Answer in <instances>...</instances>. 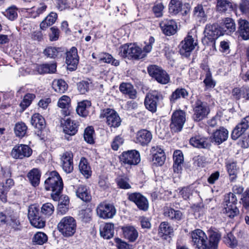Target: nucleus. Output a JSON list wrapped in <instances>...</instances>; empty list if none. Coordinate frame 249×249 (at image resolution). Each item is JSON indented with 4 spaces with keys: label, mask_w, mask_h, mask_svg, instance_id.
Segmentation results:
<instances>
[{
    "label": "nucleus",
    "mask_w": 249,
    "mask_h": 249,
    "mask_svg": "<svg viewBox=\"0 0 249 249\" xmlns=\"http://www.w3.org/2000/svg\"><path fill=\"white\" fill-rule=\"evenodd\" d=\"M96 213L97 215L101 218H111L116 214V209L112 204L103 202L97 206Z\"/></svg>",
    "instance_id": "nucleus-7"
},
{
    "label": "nucleus",
    "mask_w": 249,
    "mask_h": 249,
    "mask_svg": "<svg viewBox=\"0 0 249 249\" xmlns=\"http://www.w3.org/2000/svg\"><path fill=\"white\" fill-rule=\"evenodd\" d=\"M189 142L193 146L198 148H206L209 146L207 138L200 136H196L191 138Z\"/></svg>",
    "instance_id": "nucleus-33"
},
{
    "label": "nucleus",
    "mask_w": 249,
    "mask_h": 249,
    "mask_svg": "<svg viewBox=\"0 0 249 249\" xmlns=\"http://www.w3.org/2000/svg\"><path fill=\"white\" fill-rule=\"evenodd\" d=\"M31 123L32 125L39 129H41L45 126L44 118L39 113H35L31 118Z\"/></svg>",
    "instance_id": "nucleus-43"
},
{
    "label": "nucleus",
    "mask_w": 249,
    "mask_h": 249,
    "mask_svg": "<svg viewBox=\"0 0 249 249\" xmlns=\"http://www.w3.org/2000/svg\"><path fill=\"white\" fill-rule=\"evenodd\" d=\"M71 104V98L67 95H63L59 99L57 106L62 109L61 112L64 116H66L70 114Z\"/></svg>",
    "instance_id": "nucleus-24"
},
{
    "label": "nucleus",
    "mask_w": 249,
    "mask_h": 249,
    "mask_svg": "<svg viewBox=\"0 0 249 249\" xmlns=\"http://www.w3.org/2000/svg\"><path fill=\"white\" fill-rule=\"evenodd\" d=\"M153 138L151 132L145 129H142L137 132L134 142L142 146H147Z\"/></svg>",
    "instance_id": "nucleus-15"
},
{
    "label": "nucleus",
    "mask_w": 249,
    "mask_h": 249,
    "mask_svg": "<svg viewBox=\"0 0 249 249\" xmlns=\"http://www.w3.org/2000/svg\"><path fill=\"white\" fill-rule=\"evenodd\" d=\"M35 97V95L32 93H28L24 96L22 101L20 104V106L22 108V111L24 110L30 106Z\"/></svg>",
    "instance_id": "nucleus-59"
},
{
    "label": "nucleus",
    "mask_w": 249,
    "mask_h": 249,
    "mask_svg": "<svg viewBox=\"0 0 249 249\" xmlns=\"http://www.w3.org/2000/svg\"><path fill=\"white\" fill-rule=\"evenodd\" d=\"M79 169L81 173L86 178H89L91 176V169L85 158H81L79 164Z\"/></svg>",
    "instance_id": "nucleus-35"
},
{
    "label": "nucleus",
    "mask_w": 249,
    "mask_h": 249,
    "mask_svg": "<svg viewBox=\"0 0 249 249\" xmlns=\"http://www.w3.org/2000/svg\"><path fill=\"white\" fill-rule=\"evenodd\" d=\"M33 153L31 148L26 144H18L12 149L11 155L15 159L22 160L30 157Z\"/></svg>",
    "instance_id": "nucleus-9"
},
{
    "label": "nucleus",
    "mask_w": 249,
    "mask_h": 249,
    "mask_svg": "<svg viewBox=\"0 0 249 249\" xmlns=\"http://www.w3.org/2000/svg\"><path fill=\"white\" fill-rule=\"evenodd\" d=\"M160 25L162 33L166 36H170L177 32L178 26L173 20H164Z\"/></svg>",
    "instance_id": "nucleus-19"
},
{
    "label": "nucleus",
    "mask_w": 249,
    "mask_h": 249,
    "mask_svg": "<svg viewBox=\"0 0 249 249\" xmlns=\"http://www.w3.org/2000/svg\"><path fill=\"white\" fill-rule=\"evenodd\" d=\"M14 182L12 179L7 178L5 184L2 182L0 184V199L2 202L7 201V193L11 187L14 185Z\"/></svg>",
    "instance_id": "nucleus-32"
},
{
    "label": "nucleus",
    "mask_w": 249,
    "mask_h": 249,
    "mask_svg": "<svg viewBox=\"0 0 249 249\" xmlns=\"http://www.w3.org/2000/svg\"><path fill=\"white\" fill-rule=\"evenodd\" d=\"M228 136V131L223 127H221L213 133L212 141L217 144H220L227 140Z\"/></svg>",
    "instance_id": "nucleus-25"
},
{
    "label": "nucleus",
    "mask_w": 249,
    "mask_h": 249,
    "mask_svg": "<svg viewBox=\"0 0 249 249\" xmlns=\"http://www.w3.org/2000/svg\"><path fill=\"white\" fill-rule=\"evenodd\" d=\"M91 106V103L88 100H85L78 103L76 108L77 113L83 117L87 116L89 114L88 109Z\"/></svg>",
    "instance_id": "nucleus-39"
},
{
    "label": "nucleus",
    "mask_w": 249,
    "mask_h": 249,
    "mask_svg": "<svg viewBox=\"0 0 249 249\" xmlns=\"http://www.w3.org/2000/svg\"><path fill=\"white\" fill-rule=\"evenodd\" d=\"M76 196L84 201H89L91 199V196L87 187L80 185L76 191Z\"/></svg>",
    "instance_id": "nucleus-38"
},
{
    "label": "nucleus",
    "mask_w": 249,
    "mask_h": 249,
    "mask_svg": "<svg viewBox=\"0 0 249 249\" xmlns=\"http://www.w3.org/2000/svg\"><path fill=\"white\" fill-rule=\"evenodd\" d=\"M6 222L15 230H19L20 229V223L18 219V217L17 215H11L9 218H7Z\"/></svg>",
    "instance_id": "nucleus-60"
},
{
    "label": "nucleus",
    "mask_w": 249,
    "mask_h": 249,
    "mask_svg": "<svg viewBox=\"0 0 249 249\" xmlns=\"http://www.w3.org/2000/svg\"><path fill=\"white\" fill-rule=\"evenodd\" d=\"M47 8V6L44 3H40L36 7H34L32 9L30 12V16L33 18H36L43 14Z\"/></svg>",
    "instance_id": "nucleus-53"
},
{
    "label": "nucleus",
    "mask_w": 249,
    "mask_h": 249,
    "mask_svg": "<svg viewBox=\"0 0 249 249\" xmlns=\"http://www.w3.org/2000/svg\"><path fill=\"white\" fill-rule=\"evenodd\" d=\"M238 23V32L240 36L244 40L249 39V22L246 19H239Z\"/></svg>",
    "instance_id": "nucleus-28"
},
{
    "label": "nucleus",
    "mask_w": 249,
    "mask_h": 249,
    "mask_svg": "<svg viewBox=\"0 0 249 249\" xmlns=\"http://www.w3.org/2000/svg\"><path fill=\"white\" fill-rule=\"evenodd\" d=\"M120 91L124 94H127L130 98L134 99L136 96V91L133 86L129 83H122L119 87Z\"/></svg>",
    "instance_id": "nucleus-40"
},
{
    "label": "nucleus",
    "mask_w": 249,
    "mask_h": 249,
    "mask_svg": "<svg viewBox=\"0 0 249 249\" xmlns=\"http://www.w3.org/2000/svg\"><path fill=\"white\" fill-rule=\"evenodd\" d=\"M100 234L105 239L112 238L114 234V225L112 223H106L100 227Z\"/></svg>",
    "instance_id": "nucleus-23"
},
{
    "label": "nucleus",
    "mask_w": 249,
    "mask_h": 249,
    "mask_svg": "<svg viewBox=\"0 0 249 249\" xmlns=\"http://www.w3.org/2000/svg\"><path fill=\"white\" fill-rule=\"evenodd\" d=\"M174 164L173 169L175 172H179L182 169L184 161V157L182 152L177 150L173 154Z\"/></svg>",
    "instance_id": "nucleus-30"
},
{
    "label": "nucleus",
    "mask_w": 249,
    "mask_h": 249,
    "mask_svg": "<svg viewBox=\"0 0 249 249\" xmlns=\"http://www.w3.org/2000/svg\"><path fill=\"white\" fill-rule=\"evenodd\" d=\"M54 211V207L51 203H46L41 207V212L42 214L46 217L52 215Z\"/></svg>",
    "instance_id": "nucleus-56"
},
{
    "label": "nucleus",
    "mask_w": 249,
    "mask_h": 249,
    "mask_svg": "<svg viewBox=\"0 0 249 249\" xmlns=\"http://www.w3.org/2000/svg\"><path fill=\"white\" fill-rule=\"evenodd\" d=\"M56 68V66L55 64H43L36 67V71L40 74L54 72Z\"/></svg>",
    "instance_id": "nucleus-42"
},
{
    "label": "nucleus",
    "mask_w": 249,
    "mask_h": 249,
    "mask_svg": "<svg viewBox=\"0 0 249 249\" xmlns=\"http://www.w3.org/2000/svg\"><path fill=\"white\" fill-rule=\"evenodd\" d=\"M73 154L71 152H64L61 157V163L63 169L67 173L73 170Z\"/></svg>",
    "instance_id": "nucleus-20"
},
{
    "label": "nucleus",
    "mask_w": 249,
    "mask_h": 249,
    "mask_svg": "<svg viewBox=\"0 0 249 249\" xmlns=\"http://www.w3.org/2000/svg\"><path fill=\"white\" fill-rule=\"evenodd\" d=\"M66 62L68 65V70L72 71L75 70L79 62V56L77 53V50L72 47L66 53Z\"/></svg>",
    "instance_id": "nucleus-16"
},
{
    "label": "nucleus",
    "mask_w": 249,
    "mask_h": 249,
    "mask_svg": "<svg viewBox=\"0 0 249 249\" xmlns=\"http://www.w3.org/2000/svg\"><path fill=\"white\" fill-rule=\"evenodd\" d=\"M186 0H171L169 4V10L171 13L177 14L181 11L183 3Z\"/></svg>",
    "instance_id": "nucleus-41"
},
{
    "label": "nucleus",
    "mask_w": 249,
    "mask_h": 249,
    "mask_svg": "<svg viewBox=\"0 0 249 249\" xmlns=\"http://www.w3.org/2000/svg\"><path fill=\"white\" fill-rule=\"evenodd\" d=\"M228 199H226V206H225L223 213L230 218H233L239 214V211L236 206L237 201L235 195L233 193L228 195Z\"/></svg>",
    "instance_id": "nucleus-11"
},
{
    "label": "nucleus",
    "mask_w": 249,
    "mask_h": 249,
    "mask_svg": "<svg viewBox=\"0 0 249 249\" xmlns=\"http://www.w3.org/2000/svg\"><path fill=\"white\" fill-rule=\"evenodd\" d=\"M192 242L198 249H209L207 247V236L202 230L197 229L191 234Z\"/></svg>",
    "instance_id": "nucleus-14"
},
{
    "label": "nucleus",
    "mask_w": 249,
    "mask_h": 249,
    "mask_svg": "<svg viewBox=\"0 0 249 249\" xmlns=\"http://www.w3.org/2000/svg\"><path fill=\"white\" fill-rule=\"evenodd\" d=\"M64 132L68 135L72 136L75 135L77 131L78 125L77 124L69 118L61 121Z\"/></svg>",
    "instance_id": "nucleus-22"
},
{
    "label": "nucleus",
    "mask_w": 249,
    "mask_h": 249,
    "mask_svg": "<svg viewBox=\"0 0 249 249\" xmlns=\"http://www.w3.org/2000/svg\"><path fill=\"white\" fill-rule=\"evenodd\" d=\"M188 53L195 50L197 48L198 50L197 41L195 36L193 37L191 36L188 35Z\"/></svg>",
    "instance_id": "nucleus-63"
},
{
    "label": "nucleus",
    "mask_w": 249,
    "mask_h": 249,
    "mask_svg": "<svg viewBox=\"0 0 249 249\" xmlns=\"http://www.w3.org/2000/svg\"><path fill=\"white\" fill-rule=\"evenodd\" d=\"M149 75L154 78L159 83L166 84L169 81V77L166 72L160 68L155 65H152L148 68Z\"/></svg>",
    "instance_id": "nucleus-10"
},
{
    "label": "nucleus",
    "mask_w": 249,
    "mask_h": 249,
    "mask_svg": "<svg viewBox=\"0 0 249 249\" xmlns=\"http://www.w3.org/2000/svg\"><path fill=\"white\" fill-rule=\"evenodd\" d=\"M77 224L76 220L72 216L63 217L57 225V229L65 237L73 236L76 232Z\"/></svg>",
    "instance_id": "nucleus-2"
},
{
    "label": "nucleus",
    "mask_w": 249,
    "mask_h": 249,
    "mask_svg": "<svg viewBox=\"0 0 249 249\" xmlns=\"http://www.w3.org/2000/svg\"><path fill=\"white\" fill-rule=\"evenodd\" d=\"M164 5L161 0H157L152 7L153 12L157 18L161 17L163 15V11Z\"/></svg>",
    "instance_id": "nucleus-48"
},
{
    "label": "nucleus",
    "mask_w": 249,
    "mask_h": 249,
    "mask_svg": "<svg viewBox=\"0 0 249 249\" xmlns=\"http://www.w3.org/2000/svg\"><path fill=\"white\" fill-rule=\"evenodd\" d=\"M232 93L236 99L239 100L243 98L245 100H249V88H234Z\"/></svg>",
    "instance_id": "nucleus-37"
},
{
    "label": "nucleus",
    "mask_w": 249,
    "mask_h": 249,
    "mask_svg": "<svg viewBox=\"0 0 249 249\" xmlns=\"http://www.w3.org/2000/svg\"><path fill=\"white\" fill-rule=\"evenodd\" d=\"M142 49L135 44H125L119 48V55L123 57L139 60L144 58Z\"/></svg>",
    "instance_id": "nucleus-3"
},
{
    "label": "nucleus",
    "mask_w": 249,
    "mask_h": 249,
    "mask_svg": "<svg viewBox=\"0 0 249 249\" xmlns=\"http://www.w3.org/2000/svg\"><path fill=\"white\" fill-rule=\"evenodd\" d=\"M187 91L185 89L178 88L171 94L170 97V102L174 103L176 101L181 97L185 98Z\"/></svg>",
    "instance_id": "nucleus-52"
},
{
    "label": "nucleus",
    "mask_w": 249,
    "mask_h": 249,
    "mask_svg": "<svg viewBox=\"0 0 249 249\" xmlns=\"http://www.w3.org/2000/svg\"><path fill=\"white\" fill-rule=\"evenodd\" d=\"M242 15H244L249 18V0H240L237 9Z\"/></svg>",
    "instance_id": "nucleus-55"
},
{
    "label": "nucleus",
    "mask_w": 249,
    "mask_h": 249,
    "mask_svg": "<svg viewBox=\"0 0 249 249\" xmlns=\"http://www.w3.org/2000/svg\"><path fill=\"white\" fill-rule=\"evenodd\" d=\"M226 168L231 181H234L237 178L239 168L236 163L234 161H229L226 163Z\"/></svg>",
    "instance_id": "nucleus-36"
},
{
    "label": "nucleus",
    "mask_w": 249,
    "mask_h": 249,
    "mask_svg": "<svg viewBox=\"0 0 249 249\" xmlns=\"http://www.w3.org/2000/svg\"><path fill=\"white\" fill-rule=\"evenodd\" d=\"M186 121L185 112L177 110L173 113L171 117L170 127L172 132H178L181 130Z\"/></svg>",
    "instance_id": "nucleus-6"
},
{
    "label": "nucleus",
    "mask_w": 249,
    "mask_h": 249,
    "mask_svg": "<svg viewBox=\"0 0 249 249\" xmlns=\"http://www.w3.org/2000/svg\"><path fill=\"white\" fill-rule=\"evenodd\" d=\"M221 238V235L216 232L211 234L209 243L207 241V247L209 249H217L218 245Z\"/></svg>",
    "instance_id": "nucleus-45"
},
{
    "label": "nucleus",
    "mask_w": 249,
    "mask_h": 249,
    "mask_svg": "<svg viewBox=\"0 0 249 249\" xmlns=\"http://www.w3.org/2000/svg\"><path fill=\"white\" fill-rule=\"evenodd\" d=\"M203 79V83L205 86V89H212L215 87L216 81L213 79L212 73H205Z\"/></svg>",
    "instance_id": "nucleus-50"
},
{
    "label": "nucleus",
    "mask_w": 249,
    "mask_h": 249,
    "mask_svg": "<svg viewBox=\"0 0 249 249\" xmlns=\"http://www.w3.org/2000/svg\"><path fill=\"white\" fill-rule=\"evenodd\" d=\"M27 127L25 123L18 122L15 124L14 131L16 135L19 137H23L26 134Z\"/></svg>",
    "instance_id": "nucleus-49"
},
{
    "label": "nucleus",
    "mask_w": 249,
    "mask_h": 249,
    "mask_svg": "<svg viewBox=\"0 0 249 249\" xmlns=\"http://www.w3.org/2000/svg\"><path fill=\"white\" fill-rule=\"evenodd\" d=\"M204 37L202 42L208 43V42H213L220 36L224 35L220 28H218L216 25H207L204 32Z\"/></svg>",
    "instance_id": "nucleus-13"
},
{
    "label": "nucleus",
    "mask_w": 249,
    "mask_h": 249,
    "mask_svg": "<svg viewBox=\"0 0 249 249\" xmlns=\"http://www.w3.org/2000/svg\"><path fill=\"white\" fill-rule=\"evenodd\" d=\"M84 138L89 143L92 144L94 142V130L93 127L88 126L85 129Z\"/></svg>",
    "instance_id": "nucleus-51"
},
{
    "label": "nucleus",
    "mask_w": 249,
    "mask_h": 249,
    "mask_svg": "<svg viewBox=\"0 0 249 249\" xmlns=\"http://www.w3.org/2000/svg\"><path fill=\"white\" fill-rule=\"evenodd\" d=\"M128 199L133 202L141 210L146 211L148 209V202L147 198L139 193L128 194Z\"/></svg>",
    "instance_id": "nucleus-17"
},
{
    "label": "nucleus",
    "mask_w": 249,
    "mask_h": 249,
    "mask_svg": "<svg viewBox=\"0 0 249 249\" xmlns=\"http://www.w3.org/2000/svg\"><path fill=\"white\" fill-rule=\"evenodd\" d=\"M4 15L11 20H15L18 17V8L14 5L9 7L6 10Z\"/></svg>",
    "instance_id": "nucleus-58"
},
{
    "label": "nucleus",
    "mask_w": 249,
    "mask_h": 249,
    "mask_svg": "<svg viewBox=\"0 0 249 249\" xmlns=\"http://www.w3.org/2000/svg\"><path fill=\"white\" fill-rule=\"evenodd\" d=\"M121 161L129 165L138 164L141 160L140 154L136 150H128L124 152L120 156Z\"/></svg>",
    "instance_id": "nucleus-12"
},
{
    "label": "nucleus",
    "mask_w": 249,
    "mask_h": 249,
    "mask_svg": "<svg viewBox=\"0 0 249 249\" xmlns=\"http://www.w3.org/2000/svg\"><path fill=\"white\" fill-rule=\"evenodd\" d=\"M99 60L104 63L111 64L112 65L118 66L120 64L119 60L115 59L108 53H102L99 55Z\"/></svg>",
    "instance_id": "nucleus-47"
},
{
    "label": "nucleus",
    "mask_w": 249,
    "mask_h": 249,
    "mask_svg": "<svg viewBox=\"0 0 249 249\" xmlns=\"http://www.w3.org/2000/svg\"><path fill=\"white\" fill-rule=\"evenodd\" d=\"M249 127V116L242 119L231 133L233 140L237 139Z\"/></svg>",
    "instance_id": "nucleus-21"
},
{
    "label": "nucleus",
    "mask_w": 249,
    "mask_h": 249,
    "mask_svg": "<svg viewBox=\"0 0 249 249\" xmlns=\"http://www.w3.org/2000/svg\"><path fill=\"white\" fill-rule=\"evenodd\" d=\"M193 106V119L199 122L206 117L210 112V108L207 104L199 100H197Z\"/></svg>",
    "instance_id": "nucleus-5"
},
{
    "label": "nucleus",
    "mask_w": 249,
    "mask_h": 249,
    "mask_svg": "<svg viewBox=\"0 0 249 249\" xmlns=\"http://www.w3.org/2000/svg\"><path fill=\"white\" fill-rule=\"evenodd\" d=\"M163 215L169 219L179 221L183 216L182 213L178 210H175L170 207H165L163 209Z\"/></svg>",
    "instance_id": "nucleus-27"
},
{
    "label": "nucleus",
    "mask_w": 249,
    "mask_h": 249,
    "mask_svg": "<svg viewBox=\"0 0 249 249\" xmlns=\"http://www.w3.org/2000/svg\"><path fill=\"white\" fill-rule=\"evenodd\" d=\"M39 216V209L34 205H31L29 207L28 217L29 220H33L34 219Z\"/></svg>",
    "instance_id": "nucleus-62"
},
{
    "label": "nucleus",
    "mask_w": 249,
    "mask_h": 249,
    "mask_svg": "<svg viewBox=\"0 0 249 249\" xmlns=\"http://www.w3.org/2000/svg\"><path fill=\"white\" fill-rule=\"evenodd\" d=\"M173 228L168 222H162L160 224L158 234L160 237L166 239L167 236L173 235Z\"/></svg>",
    "instance_id": "nucleus-29"
},
{
    "label": "nucleus",
    "mask_w": 249,
    "mask_h": 249,
    "mask_svg": "<svg viewBox=\"0 0 249 249\" xmlns=\"http://www.w3.org/2000/svg\"><path fill=\"white\" fill-rule=\"evenodd\" d=\"M165 160L164 153L155 154L153 155V160L155 164L158 166H161L163 164Z\"/></svg>",
    "instance_id": "nucleus-64"
},
{
    "label": "nucleus",
    "mask_w": 249,
    "mask_h": 249,
    "mask_svg": "<svg viewBox=\"0 0 249 249\" xmlns=\"http://www.w3.org/2000/svg\"><path fill=\"white\" fill-rule=\"evenodd\" d=\"M114 242L118 249H132L131 245L118 237L115 238Z\"/></svg>",
    "instance_id": "nucleus-61"
},
{
    "label": "nucleus",
    "mask_w": 249,
    "mask_h": 249,
    "mask_svg": "<svg viewBox=\"0 0 249 249\" xmlns=\"http://www.w3.org/2000/svg\"><path fill=\"white\" fill-rule=\"evenodd\" d=\"M216 9L221 13H229L231 11H236L237 4L228 0H216Z\"/></svg>",
    "instance_id": "nucleus-18"
},
{
    "label": "nucleus",
    "mask_w": 249,
    "mask_h": 249,
    "mask_svg": "<svg viewBox=\"0 0 249 249\" xmlns=\"http://www.w3.org/2000/svg\"><path fill=\"white\" fill-rule=\"evenodd\" d=\"M100 118H106V123L109 127H118L121 124V120L118 113L111 108H105L101 110Z\"/></svg>",
    "instance_id": "nucleus-4"
},
{
    "label": "nucleus",
    "mask_w": 249,
    "mask_h": 249,
    "mask_svg": "<svg viewBox=\"0 0 249 249\" xmlns=\"http://www.w3.org/2000/svg\"><path fill=\"white\" fill-rule=\"evenodd\" d=\"M163 98L160 92L154 90L148 93L145 98L144 105L146 108L152 112L157 111V103Z\"/></svg>",
    "instance_id": "nucleus-8"
},
{
    "label": "nucleus",
    "mask_w": 249,
    "mask_h": 249,
    "mask_svg": "<svg viewBox=\"0 0 249 249\" xmlns=\"http://www.w3.org/2000/svg\"><path fill=\"white\" fill-rule=\"evenodd\" d=\"M224 243L231 248H234L237 245V241L234 236L231 233H228L224 237Z\"/></svg>",
    "instance_id": "nucleus-57"
},
{
    "label": "nucleus",
    "mask_w": 249,
    "mask_h": 249,
    "mask_svg": "<svg viewBox=\"0 0 249 249\" xmlns=\"http://www.w3.org/2000/svg\"><path fill=\"white\" fill-rule=\"evenodd\" d=\"M41 173L37 168H33L27 174V178L29 179L32 186L36 187L40 182Z\"/></svg>",
    "instance_id": "nucleus-34"
},
{
    "label": "nucleus",
    "mask_w": 249,
    "mask_h": 249,
    "mask_svg": "<svg viewBox=\"0 0 249 249\" xmlns=\"http://www.w3.org/2000/svg\"><path fill=\"white\" fill-rule=\"evenodd\" d=\"M124 237L130 242H134L138 237V232L132 226H126L121 228Z\"/></svg>",
    "instance_id": "nucleus-26"
},
{
    "label": "nucleus",
    "mask_w": 249,
    "mask_h": 249,
    "mask_svg": "<svg viewBox=\"0 0 249 249\" xmlns=\"http://www.w3.org/2000/svg\"><path fill=\"white\" fill-rule=\"evenodd\" d=\"M222 33L229 34L235 31L236 26L234 20L230 18H226L223 20V24L220 27Z\"/></svg>",
    "instance_id": "nucleus-31"
},
{
    "label": "nucleus",
    "mask_w": 249,
    "mask_h": 249,
    "mask_svg": "<svg viewBox=\"0 0 249 249\" xmlns=\"http://www.w3.org/2000/svg\"><path fill=\"white\" fill-rule=\"evenodd\" d=\"M45 188L52 192L51 196L54 201L59 200V196L63 188L62 179L59 174L55 171L51 172L49 177L45 181Z\"/></svg>",
    "instance_id": "nucleus-1"
},
{
    "label": "nucleus",
    "mask_w": 249,
    "mask_h": 249,
    "mask_svg": "<svg viewBox=\"0 0 249 249\" xmlns=\"http://www.w3.org/2000/svg\"><path fill=\"white\" fill-rule=\"evenodd\" d=\"M52 87L56 92L60 93H64L68 89V85L64 80L62 79L53 80Z\"/></svg>",
    "instance_id": "nucleus-46"
},
{
    "label": "nucleus",
    "mask_w": 249,
    "mask_h": 249,
    "mask_svg": "<svg viewBox=\"0 0 249 249\" xmlns=\"http://www.w3.org/2000/svg\"><path fill=\"white\" fill-rule=\"evenodd\" d=\"M48 240L47 235L44 232H37L33 237L32 241L36 244L43 245Z\"/></svg>",
    "instance_id": "nucleus-54"
},
{
    "label": "nucleus",
    "mask_w": 249,
    "mask_h": 249,
    "mask_svg": "<svg viewBox=\"0 0 249 249\" xmlns=\"http://www.w3.org/2000/svg\"><path fill=\"white\" fill-rule=\"evenodd\" d=\"M194 15L196 20L200 23H204L207 20V16L201 5H198L194 8Z\"/></svg>",
    "instance_id": "nucleus-44"
}]
</instances>
